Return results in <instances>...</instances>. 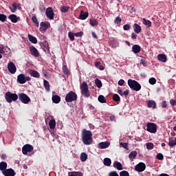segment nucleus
Returning <instances> with one entry per match:
<instances>
[{
	"mask_svg": "<svg viewBox=\"0 0 176 176\" xmlns=\"http://www.w3.org/2000/svg\"><path fill=\"white\" fill-rule=\"evenodd\" d=\"M145 168H146V165L143 162H140L135 166V171H138V173H142V171H145Z\"/></svg>",
	"mask_w": 176,
	"mask_h": 176,
	"instance_id": "obj_8",
	"label": "nucleus"
},
{
	"mask_svg": "<svg viewBox=\"0 0 176 176\" xmlns=\"http://www.w3.org/2000/svg\"><path fill=\"white\" fill-rule=\"evenodd\" d=\"M3 174L5 176H15L16 175V173L12 168H8V169L4 170Z\"/></svg>",
	"mask_w": 176,
	"mask_h": 176,
	"instance_id": "obj_14",
	"label": "nucleus"
},
{
	"mask_svg": "<svg viewBox=\"0 0 176 176\" xmlns=\"http://www.w3.org/2000/svg\"><path fill=\"white\" fill-rule=\"evenodd\" d=\"M5 50H6L5 47H3V45H0V53H1V54H5Z\"/></svg>",
	"mask_w": 176,
	"mask_h": 176,
	"instance_id": "obj_52",
	"label": "nucleus"
},
{
	"mask_svg": "<svg viewBox=\"0 0 176 176\" xmlns=\"http://www.w3.org/2000/svg\"><path fill=\"white\" fill-rule=\"evenodd\" d=\"M28 38L30 42H31L32 43H34V44L38 43V40L36 39V37H35L31 34H28Z\"/></svg>",
	"mask_w": 176,
	"mask_h": 176,
	"instance_id": "obj_27",
	"label": "nucleus"
},
{
	"mask_svg": "<svg viewBox=\"0 0 176 176\" xmlns=\"http://www.w3.org/2000/svg\"><path fill=\"white\" fill-rule=\"evenodd\" d=\"M111 144L108 142H100L98 145L99 149H105V148H109Z\"/></svg>",
	"mask_w": 176,
	"mask_h": 176,
	"instance_id": "obj_16",
	"label": "nucleus"
},
{
	"mask_svg": "<svg viewBox=\"0 0 176 176\" xmlns=\"http://www.w3.org/2000/svg\"><path fill=\"white\" fill-rule=\"evenodd\" d=\"M140 64H142V65H144V67H146V60L144 58L141 59Z\"/></svg>",
	"mask_w": 176,
	"mask_h": 176,
	"instance_id": "obj_57",
	"label": "nucleus"
},
{
	"mask_svg": "<svg viewBox=\"0 0 176 176\" xmlns=\"http://www.w3.org/2000/svg\"><path fill=\"white\" fill-rule=\"evenodd\" d=\"M118 93L120 96H123V91L122 89H118Z\"/></svg>",
	"mask_w": 176,
	"mask_h": 176,
	"instance_id": "obj_64",
	"label": "nucleus"
},
{
	"mask_svg": "<svg viewBox=\"0 0 176 176\" xmlns=\"http://www.w3.org/2000/svg\"><path fill=\"white\" fill-rule=\"evenodd\" d=\"M115 24H120L122 23V18L120 16H117L114 20Z\"/></svg>",
	"mask_w": 176,
	"mask_h": 176,
	"instance_id": "obj_46",
	"label": "nucleus"
},
{
	"mask_svg": "<svg viewBox=\"0 0 176 176\" xmlns=\"http://www.w3.org/2000/svg\"><path fill=\"white\" fill-rule=\"evenodd\" d=\"M133 30L136 34H140L142 31L141 26L137 23L133 25Z\"/></svg>",
	"mask_w": 176,
	"mask_h": 176,
	"instance_id": "obj_28",
	"label": "nucleus"
},
{
	"mask_svg": "<svg viewBox=\"0 0 176 176\" xmlns=\"http://www.w3.org/2000/svg\"><path fill=\"white\" fill-rule=\"evenodd\" d=\"M123 85H124V80L120 79V80L118 81V85H119V86H123Z\"/></svg>",
	"mask_w": 176,
	"mask_h": 176,
	"instance_id": "obj_58",
	"label": "nucleus"
},
{
	"mask_svg": "<svg viewBox=\"0 0 176 176\" xmlns=\"http://www.w3.org/2000/svg\"><path fill=\"white\" fill-rule=\"evenodd\" d=\"M43 85L45 90L47 91H50V84L49 83V81L44 80H43Z\"/></svg>",
	"mask_w": 176,
	"mask_h": 176,
	"instance_id": "obj_31",
	"label": "nucleus"
},
{
	"mask_svg": "<svg viewBox=\"0 0 176 176\" xmlns=\"http://www.w3.org/2000/svg\"><path fill=\"white\" fill-rule=\"evenodd\" d=\"M60 101H61V98L58 95L52 96V102L54 104H59Z\"/></svg>",
	"mask_w": 176,
	"mask_h": 176,
	"instance_id": "obj_24",
	"label": "nucleus"
},
{
	"mask_svg": "<svg viewBox=\"0 0 176 176\" xmlns=\"http://www.w3.org/2000/svg\"><path fill=\"white\" fill-rule=\"evenodd\" d=\"M29 48L31 54H32L34 57H39V52L34 46H30Z\"/></svg>",
	"mask_w": 176,
	"mask_h": 176,
	"instance_id": "obj_13",
	"label": "nucleus"
},
{
	"mask_svg": "<svg viewBox=\"0 0 176 176\" xmlns=\"http://www.w3.org/2000/svg\"><path fill=\"white\" fill-rule=\"evenodd\" d=\"M113 100L116 102H120V96H119V95H118V94H115L113 96Z\"/></svg>",
	"mask_w": 176,
	"mask_h": 176,
	"instance_id": "obj_39",
	"label": "nucleus"
},
{
	"mask_svg": "<svg viewBox=\"0 0 176 176\" xmlns=\"http://www.w3.org/2000/svg\"><path fill=\"white\" fill-rule=\"evenodd\" d=\"M45 14L47 17L50 20H54V12H53V8L49 7L46 9Z\"/></svg>",
	"mask_w": 176,
	"mask_h": 176,
	"instance_id": "obj_10",
	"label": "nucleus"
},
{
	"mask_svg": "<svg viewBox=\"0 0 176 176\" xmlns=\"http://www.w3.org/2000/svg\"><path fill=\"white\" fill-rule=\"evenodd\" d=\"M75 36L79 38V36H83V32H79L74 34Z\"/></svg>",
	"mask_w": 176,
	"mask_h": 176,
	"instance_id": "obj_56",
	"label": "nucleus"
},
{
	"mask_svg": "<svg viewBox=\"0 0 176 176\" xmlns=\"http://www.w3.org/2000/svg\"><path fill=\"white\" fill-rule=\"evenodd\" d=\"M17 82L20 85H24L25 83V76L23 74H19L17 76Z\"/></svg>",
	"mask_w": 176,
	"mask_h": 176,
	"instance_id": "obj_15",
	"label": "nucleus"
},
{
	"mask_svg": "<svg viewBox=\"0 0 176 176\" xmlns=\"http://www.w3.org/2000/svg\"><path fill=\"white\" fill-rule=\"evenodd\" d=\"M6 19H8V16L3 14H0V21H2L4 23V21H6Z\"/></svg>",
	"mask_w": 176,
	"mask_h": 176,
	"instance_id": "obj_43",
	"label": "nucleus"
},
{
	"mask_svg": "<svg viewBox=\"0 0 176 176\" xmlns=\"http://www.w3.org/2000/svg\"><path fill=\"white\" fill-rule=\"evenodd\" d=\"M146 146L147 149H153V143H152V142L146 143Z\"/></svg>",
	"mask_w": 176,
	"mask_h": 176,
	"instance_id": "obj_48",
	"label": "nucleus"
},
{
	"mask_svg": "<svg viewBox=\"0 0 176 176\" xmlns=\"http://www.w3.org/2000/svg\"><path fill=\"white\" fill-rule=\"evenodd\" d=\"M170 105H172L173 107H174V105H176V100L174 99H172L170 100Z\"/></svg>",
	"mask_w": 176,
	"mask_h": 176,
	"instance_id": "obj_60",
	"label": "nucleus"
},
{
	"mask_svg": "<svg viewBox=\"0 0 176 176\" xmlns=\"http://www.w3.org/2000/svg\"><path fill=\"white\" fill-rule=\"evenodd\" d=\"M92 36L93 38H95V39H98V37L97 36V34H96V32H92Z\"/></svg>",
	"mask_w": 176,
	"mask_h": 176,
	"instance_id": "obj_63",
	"label": "nucleus"
},
{
	"mask_svg": "<svg viewBox=\"0 0 176 176\" xmlns=\"http://www.w3.org/2000/svg\"><path fill=\"white\" fill-rule=\"evenodd\" d=\"M32 21H33V23L36 24V27H39V21H38L36 16L34 15L32 17Z\"/></svg>",
	"mask_w": 176,
	"mask_h": 176,
	"instance_id": "obj_41",
	"label": "nucleus"
},
{
	"mask_svg": "<svg viewBox=\"0 0 176 176\" xmlns=\"http://www.w3.org/2000/svg\"><path fill=\"white\" fill-rule=\"evenodd\" d=\"M95 85L98 87V89H101V87H102V82L98 78L95 80Z\"/></svg>",
	"mask_w": 176,
	"mask_h": 176,
	"instance_id": "obj_35",
	"label": "nucleus"
},
{
	"mask_svg": "<svg viewBox=\"0 0 176 176\" xmlns=\"http://www.w3.org/2000/svg\"><path fill=\"white\" fill-rule=\"evenodd\" d=\"M146 131L151 134H155L157 133V125L153 122H148L146 124Z\"/></svg>",
	"mask_w": 176,
	"mask_h": 176,
	"instance_id": "obj_6",
	"label": "nucleus"
},
{
	"mask_svg": "<svg viewBox=\"0 0 176 176\" xmlns=\"http://www.w3.org/2000/svg\"><path fill=\"white\" fill-rule=\"evenodd\" d=\"M109 176H119L116 171H111L109 173Z\"/></svg>",
	"mask_w": 176,
	"mask_h": 176,
	"instance_id": "obj_54",
	"label": "nucleus"
},
{
	"mask_svg": "<svg viewBox=\"0 0 176 176\" xmlns=\"http://www.w3.org/2000/svg\"><path fill=\"white\" fill-rule=\"evenodd\" d=\"M148 82L150 83V85H156V78H151L148 80Z\"/></svg>",
	"mask_w": 176,
	"mask_h": 176,
	"instance_id": "obj_47",
	"label": "nucleus"
},
{
	"mask_svg": "<svg viewBox=\"0 0 176 176\" xmlns=\"http://www.w3.org/2000/svg\"><path fill=\"white\" fill-rule=\"evenodd\" d=\"M120 176H130V174L126 170H122L120 173Z\"/></svg>",
	"mask_w": 176,
	"mask_h": 176,
	"instance_id": "obj_45",
	"label": "nucleus"
},
{
	"mask_svg": "<svg viewBox=\"0 0 176 176\" xmlns=\"http://www.w3.org/2000/svg\"><path fill=\"white\" fill-rule=\"evenodd\" d=\"M157 60H159V61H162V63H166V61H167V56L164 54H160L157 56Z\"/></svg>",
	"mask_w": 176,
	"mask_h": 176,
	"instance_id": "obj_22",
	"label": "nucleus"
},
{
	"mask_svg": "<svg viewBox=\"0 0 176 176\" xmlns=\"http://www.w3.org/2000/svg\"><path fill=\"white\" fill-rule=\"evenodd\" d=\"M68 36L70 41H75V34H74V33H72V32H69Z\"/></svg>",
	"mask_w": 176,
	"mask_h": 176,
	"instance_id": "obj_44",
	"label": "nucleus"
},
{
	"mask_svg": "<svg viewBox=\"0 0 176 176\" xmlns=\"http://www.w3.org/2000/svg\"><path fill=\"white\" fill-rule=\"evenodd\" d=\"M129 93H130V91L129 89H126L123 92V96H129Z\"/></svg>",
	"mask_w": 176,
	"mask_h": 176,
	"instance_id": "obj_61",
	"label": "nucleus"
},
{
	"mask_svg": "<svg viewBox=\"0 0 176 176\" xmlns=\"http://www.w3.org/2000/svg\"><path fill=\"white\" fill-rule=\"evenodd\" d=\"M80 89L81 90V94L84 97L89 98L90 97V91H89V85H87V82L86 81H83L80 86Z\"/></svg>",
	"mask_w": 176,
	"mask_h": 176,
	"instance_id": "obj_2",
	"label": "nucleus"
},
{
	"mask_svg": "<svg viewBox=\"0 0 176 176\" xmlns=\"http://www.w3.org/2000/svg\"><path fill=\"white\" fill-rule=\"evenodd\" d=\"M89 17V12L81 10L79 15V19L80 20H86Z\"/></svg>",
	"mask_w": 176,
	"mask_h": 176,
	"instance_id": "obj_19",
	"label": "nucleus"
},
{
	"mask_svg": "<svg viewBox=\"0 0 176 176\" xmlns=\"http://www.w3.org/2000/svg\"><path fill=\"white\" fill-rule=\"evenodd\" d=\"M29 74L30 76H32L33 78H41V74H39V72H38L36 70L30 69L29 71Z\"/></svg>",
	"mask_w": 176,
	"mask_h": 176,
	"instance_id": "obj_18",
	"label": "nucleus"
},
{
	"mask_svg": "<svg viewBox=\"0 0 176 176\" xmlns=\"http://www.w3.org/2000/svg\"><path fill=\"white\" fill-rule=\"evenodd\" d=\"M48 28H50V23L48 21L41 22L40 31H46Z\"/></svg>",
	"mask_w": 176,
	"mask_h": 176,
	"instance_id": "obj_12",
	"label": "nucleus"
},
{
	"mask_svg": "<svg viewBox=\"0 0 176 176\" xmlns=\"http://www.w3.org/2000/svg\"><path fill=\"white\" fill-rule=\"evenodd\" d=\"M8 168V164L5 162H0V170L3 173V171H6Z\"/></svg>",
	"mask_w": 176,
	"mask_h": 176,
	"instance_id": "obj_26",
	"label": "nucleus"
},
{
	"mask_svg": "<svg viewBox=\"0 0 176 176\" xmlns=\"http://www.w3.org/2000/svg\"><path fill=\"white\" fill-rule=\"evenodd\" d=\"M78 100V95L73 91H70L65 96L66 102H72Z\"/></svg>",
	"mask_w": 176,
	"mask_h": 176,
	"instance_id": "obj_5",
	"label": "nucleus"
},
{
	"mask_svg": "<svg viewBox=\"0 0 176 176\" xmlns=\"http://www.w3.org/2000/svg\"><path fill=\"white\" fill-rule=\"evenodd\" d=\"M18 98L23 104H28L29 102H31V98L24 93L18 94Z\"/></svg>",
	"mask_w": 176,
	"mask_h": 176,
	"instance_id": "obj_7",
	"label": "nucleus"
},
{
	"mask_svg": "<svg viewBox=\"0 0 176 176\" xmlns=\"http://www.w3.org/2000/svg\"><path fill=\"white\" fill-rule=\"evenodd\" d=\"M137 155H138V153H137L136 151H133L129 153V157L131 160H133V159H135V157H137Z\"/></svg>",
	"mask_w": 176,
	"mask_h": 176,
	"instance_id": "obj_29",
	"label": "nucleus"
},
{
	"mask_svg": "<svg viewBox=\"0 0 176 176\" xmlns=\"http://www.w3.org/2000/svg\"><path fill=\"white\" fill-rule=\"evenodd\" d=\"M131 38L132 39H137V35L135 34V33H132Z\"/></svg>",
	"mask_w": 176,
	"mask_h": 176,
	"instance_id": "obj_62",
	"label": "nucleus"
},
{
	"mask_svg": "<svg viewBox=\"0 0 176 176\" xmlns=\"http://www.w3.org/2000/svg\"><path fill=\"white\" fill-rule=\"evenodd\" d=\"M8 69L10 74H16L17 68L13 62H10L8 65Z\"/></svg>",
	"mask_w": 176,
	"mask_h": 176,
	"instance_id": "obj_11",
	"label": "nucleus"
},
{
	"mask_svg": "<svg viewBox=\"0 0 176 176\" xmlns=\"http://www.w3.org/2000/svg\"><path fill=\"white\" fill-rule=\"evenodd\" d=\"M120 146H122V148H124V149H127L129 144L127 143H123V142H120Z\"/></svg>",
	"mask_w": 176,
	"mask_h": 176,
	"instance_id": "obj_53",
	"label": "nucleus"
},
{
	"mask_svg": "<svg viewBox=\"0 0 176 176\" xmlns=\"http://www.w3.org/2000/svg\"><path fill=\"white\" fill-rule=\"evenodd\" d=\"M112 163V161L109 158H104V166H107V167H109L111 166V164Z\"/></svg>",
	"mask_w": 176,
	"mask_h": 176,
	"instance_id": "obj_38",
	"label": "nucleus"
},
{
	"mask_svg": "<svg viewBox=\"0 0 176 176\" xmlns=\"http://www.w3.org/2000/svg\"><path fill=\"white\" fill-rule=\"evenodd\" d=\"M147 107L148 108H153V109H156V102H155V100H148Z\"/></svg>",
	"mask_w": 176,
	"mask_h": 176,
	"instance_id": "obj_25",
	"label": "nucleus"
},
{
	"mask_svg": "<svg viewBox=\"0 0 176 176\" xmlns=\"http://www.w3.org/2000/svg\"><path fill=\"white\" fill-rule=\"evenodd\" d=\"M5 98L7 102L10 104L11 102H13V101H17V100H19V95H17V94H12L10 91H8L6 93Z\"/></svg>",
	"mask_w": 176,
	"mask_h": 176,
	"instance_id": "obj_3",
	"label": "nucleus"
},
{
	"mask_svg": "<svg viewBox=\"0 0 176 176\" xmlns=\"http://www.w3.org/2000/svg\"><path fill=\"white\" fill-rule=\"evenodd\" d=\"M98 100L99 102H101V104H105V102H107V99H105V97L102 95H100Z\"/></svg>",
	"mask_w": 176,
	"mask_h": 176,
	"instance_id": "obj_34",
	"label": "nucleus"
},
{
	"mask_svg": "<svg viewBox=\"0 0 176 176\" xmlns=\"http://www.w3.org/2000/svg\"><path fill=\"white\" fill-rule=\"evenodd\" d=\"M81 137L85 145H91L93 143V133L91 131L82 129Z\"/></svg>",
	"mask_w": 176,
	"mask_h": 176,
	"instance_id": "obj_1",
	"label": "nucleus"
},
{
	"mask_svg": "<svg viewBox=\"0 0 176 176\" xmlns=\"http://www.w3.org/2000/svg\"><path fill=\"white\" fill-rule=\"evenodd\" d=\"M156 157L158 160H163V159H164V156H163V154L160 153L157 154Z\"/></svg>",
	"mask_w": 176,
	"mask_h": 176,
	"instance_id": "obj_49",
	"label": "nucleus"
},
{
	"mask_svg": "<svg viewBox=\"0 0 176 176\" xmlns=\"http://www.w3.org/2000/svg\"><path fill=\"white\" fill-rule=\"evenodd\" d=\"M89 23L92 27H94V25H98V21L96 19H90Z\"/></svg>",
	"mask_w": 176,
	"mask_h": 176,
	"instance_id": "obj_42",
	"label": "nucleus"
},
{
	"mask_svg": "<svg viewBox=\"0 0 176 176\" xmlns=\"http://www.w3.org/2000/svg\"><path fill=\"white\" fill-rule=\"evenodd\" d=\"M32 151H34V146L31 144H25L22 148L23 155H27L28 152H32Z\"/></svg>",
	"mask_w": 176,
	"mask_h": 176,
	"instance_id": "obj_9",
	"label": "nucleus"
},
{
	"mask_svg": "<svg viewBox=\"0 0 176 176\" xmlns=\"http://www.w3.org/2000/svg\"><path fill=\"white\" fill-rule=\"evenodd\" d=\"M49 126L51 130L56 129V120H50Z\"/></svg>",
	"mask_w": 176,
	"mask_h": 176,
	"instance_id": "obj_33",
	"label": "nucleus"
},
{
	"mask_svg": "<svg viewBox=\"0 0 176 176\" xmlns=\"http://www.w3.org/2000/svg\"><path fill=\"white\" fill-rule=\"evenodd\" d=\"M18 9H20V6L17 5V3H13L11 6H10V10H11L12 13H14Z\"/></svg>",
	"mask_w": 176,
	"mask_h": 176,
	"instance_id": "obj_20",
	"label": "nucleus"
},
{
	"mask_svg": "<svg viewBox=\"0 0 176 176\" xmlns=\"http://www.w3.org/2000/svg\"><path fill=\"white\" fill-rule=\"evenodd\" d=\"M113 167L119 170H123V165H122V164L118 161L114 162Z\"/></svg>",
	"mask_w": 176,
	"mask_h": 176,
	"instance_id": "obj_23",
	"label": "nucleus"
},
{
	"mask_svg": "<svg viewBox=\"0 0 176 176\" xmlns=\"http://www.w3.org/2000/svg\"><path fill=\"white\" fill-rule=\"evenodd\" d=\"M8 19L12 21V23H17L20 20V17H17V15L12 14L8 16Z\"/></svg>",
	"mask_w": 176,
	"mask_h": 176,
	"instance_id": "obj_17",
	"label": "nucleus"
},
{
	"mask_svg": "<svg viewBox=\"0 0 176 176\" xmlns=\"http://www.w3.org/2000/svg\"><path fill=\"white\" fill-rule=\"evenodd\" d=\"M132 52H133L135 54H138V53L141 52V46H140L139 45H134L132 47Z\"/></svg>",
	"mask_w": 176,
	"mask_h": 176,
	"instance_id": "obj_21",
	"label": "nucleus"
},
{
	"mask_svg": "<svg viewBox=\"0 0 176 176\" xmlns=\"http://www.w3.org/2000/svg\"><path fill=\"white\" fill-rule=\"evenodd\" d=\"M63 71L64 74H65V75H68L69 74V72L68 71V67H67V66L65 65L63 67Z\"/></svg>",
	"mask_w": 176,
	"mask_h": 176,
	"instance_id": "obj_51",
	"label": "nucleus"
},
{
	"mask_svg": "<svg viewBox=\"0 0 176 176\" xmlns=\"http://www.w3.org/2000/svg\"><path fill=\"white\" fill-rule=\"evenodd\" d=\"M162 108H167V102L166 100L162 102Z\"/></svg>",
	"mask_w": 176,
	"mask_h": 176,
	"instance_id": "obj_59",
	"label": "nucleus"
},
{
	"mask_svg": "<svg viewBox=\"0 0 176 176\" xmlns=\"http://www.w3.org/2000/svg\"><path fill=\"white\" fill-rule=\"evenodd\" d=\"M175 145H176V138H175V140L169 139L168 146L173 147V146H175Z\"/></svg>",
	"mask_w": 176,
	"mask_h": 176,
	"instance_id": "obj_40",
	"label": "nucleus"
},
{
	"mask_svg": "<svg viewBox=\"0 0 176 176\" xmlns=\"http://www.w3.org/2000/svg\"><path fill=\"white\" fill-rule=\"evenodd\" d=\"M60 11L63 13H67V12L69 11V6H63L60 7Z\"/></svg>",
	"mask_w": 176,
	"mask_h": 176,
	"instance_id": "obj_36",
	"label": "nucleus"
},
{
	"mask_svg": "<svg viewBox=\"0 0 176 176\" xmlns=\"http://www.w3.org/2000/svg\"><path fill=\"white\" fill-rule=\"evenodd\" d=\"M95 67L96 68H98L100 71H104L105 69V67L101 65V63L100 62H95Z\"/></svg>",
	"mask_w": 176,
	"mask_h": 176,
	"instance_id": "obj_32",
	"label": "nucleus"
},
{
	"mask_svg": "<svg viewBox=\"0 0 176 176\" xmlns=\"http://www.w3.org/2000/svg\"><path fill=\"white\" fill-rule=\"evenodd\" d=\"M68 176H80L78 172H69Z\"/></svg>",
	"mask_w": 176,
	"mask_h": 176,
	"instance_id": "obj_50",
	"label": "nucleus"
},
{
	"mask_svg": "<svg viewBox=\"0 0 176 176\" xmlns=\"http://www.w3.org/2000/svg\"><path fill=\"white\" fill-rule=\"evenodd\" d=\"M80 160L81 162H86V160H87V155L86 153H82L80 154Z\"/></svg>",
	"mask_w": 176,
	"mask_h": 176,
	"instance_id": "obj_37",
	"label": "nucleus"
},
{
	"mask_svg": "<svg viewBox=\"0 0 176 176\" xmlns=\"http://www.w3.org/2000/svg\"><path fill=\"white\" fill-rule=\"evenodd\" d=\"M142 23H143V24H144V25H147V27H148V28L150 27H152V22L149 20H147L145 18L142 19Z\"/></svg>",
	"mask_w": 176,
	"mask_h": 176,
	"instance_id": "obj_30",
	"label": "nucleus"
},
{
	"mask_svg": "<svg viewBox=\"0 0 176 176\" xmlns=\"http://www.w3.org/2000/svg\"><path fill=\"white\" fill-rule=\"evenodd\" d=\"M128 85L130 89H132L135 91H140L141 90V85L135 80L129 79L128 80Z\"/></svg>",
	"mask_w": 176,
	"mask_h": 176,
	"instance_id": "obj_4",
	"label": "nucleus"
},
{
	"mask_svg": "<svg viewBox=\"0 0 176 176\" xmlns=\"http://www.w3.org/2000/svg\"><path fill=\"white\" fill-rule=\"evenodd\" d=\"M123 30L124 31H129V30H130V25L129 24L124 25Z\"/></svg>",
	"mask_w": 176,
	"mask_h": 176,
	"instance_id": "obj_55",
	"label": "nucleus"
}]
</instances>
